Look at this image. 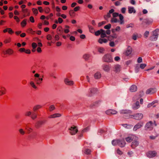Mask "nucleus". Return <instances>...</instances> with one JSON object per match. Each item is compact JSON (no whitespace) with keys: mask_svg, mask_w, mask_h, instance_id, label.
<instances>
[{"mask_svg":"<svg viewBox=\"0 0 159 159\" xmlns=\"http://www.w3.org/2000/svg\"><path fill=\"white\" fill-rule=\"evenodd\" d=\"M102 60L104 61L110 63L113 61L112 57L109 54H105L103 57Z\"/></svg>","mask_w":159,"mask_h":159,"instance_id":"1","label":"nucleus"},{"mask_svg":"<svg viewBox=\"0 0 159 159\" xmlns=\"http://www.w3.org/2000/svg\"><path fill=\"white\" fill-rule=\"evenodd\" d=\"M154 124L152 121H150L145 125L144 128L145 130H151L153 128Z\"/></svg>","mask_w":159,"mask_h":159,"instance_id":"2","label":"nucleus"},{"mask_svg":"<svg viewBox=\"0 0 159 159\" xmlns=\"http://www.w3.org/2000/svg\"><path fill=\"white\" fill-rule=\"evenodd\" d=\"M97 90L98 89L96 88H90L89 89L87 95L89 96H91L97 93Z\"/></svg>","mask_w":159,"mask_h":159,"instance_id":"3","label":"nucleus"},{"mask_svg":"<svg viewBox=\"0 0 159 159\" xmlns=\"http://www.w3.org/2000/svg\"><path fill=\"white\" fill-rule=\"evenodd\" d=\"M130 118H133L136 120H140L141 119L143 116V115L142 113H137L133 115L130 116Z\"/></svg>","mask_w":159,"mask_h":159,"instance_id":"4","label":"nucleus"},{"mask_svg":"<svg viewBox=\"0 0 159 159\" xmlns=\"http://www.w3.org/2000/svg\"><path fill=\"white\" fill-rule=\"evenodd\" d=\"M69 129L70 133L72 135H75L78 131L77 127L74 125L71 126Z\"/></svg>","mask_w":159,"mask_h":159,"instance_id":"5","label":"nucleus"},{"mask_svg":"<svg viewBox=\"0 0 159 159\" xmlns=\"http://www.w3.org/2000/svg\"><path fill=\"white\" fill-rule=\"evenodd\" d=\"M25 115L27 116H30L31 118L33 120L37 117V115L34 112H31L30 111H28L26 112Z\"/></svg>","mask_w":159,"mask_h":159,"instance_id":"6","label":"nucleus"},{"mask_svg":"<svg viewBox=\"0 0 159 159\" xmlns=\"http://www.w3.org/2000/svg\"><path fill=\"white\" fill-rule=\"evenodd\" d=\"M102 67L103 70L106 72H109L111 66L110 65L104 64L102 65Z\"/></svg>","mask_w":159,"mask_h":159,"instance_id":"7","label":"nucleus"},{"mask_svg":"<svg viewBox=\"0 0 159 159\" xmlns=\"http://www.w3.org/2000/svg\"><path fill=\"white\" fill-rule=\"evenodd\" d=\"M157 92V89L156 88H151L147 89L146 91V94H152Z\"/></svg>","mask_w":159,"mask_h":159,"instance_id":"8","label":"nucleus"},{"mask_svg":"<svg viewBox=\"0 0 159 159\" xmlns=\"http://www.w3.org/2000/svg\"><path fill=\"white\" fill-rule=\"evenodd\" d=\"M118 145L121 148L124 147L125 146L126 143L124 139H118Z\"/></svg>","mask_w":159,"mask_h":159,"instance_id":"9","label":"nucleus"},{"mask_svg":"<svg viewBox=\"0 0 159 159\" xmlns=\"http://www.w3.org/2000/svg\"><path fill=\"white\" fill-rule=\"evenodd\" d=\"M143 126V124L142 123H138L134 125L133 130L134 131H136L138 129L140 128Z\"/></svg>","mask_w":159,"mask_h":159,"instance_id":"10","label":"nucleus"},{"mask_svg":"<svg viewBox=\"0 0 159 159\" xmlns=\"http://www.w3.org/2000/svg\"><path fill=\"white\" fill-rule=\"evenodd\" d=\"M105 113L107 115H111L116 114L117 112L114 110L109 109L106 111Z\"/></svg>","mask_w":159,"mask_h":159,"instance_id":"11","label":"nucleus"},{"mask_svg":"<svg viewBox=\"0 0 159 159\" xmlns=\"http://www.w3.org/2000/svg\"><path fill=\"white\" fill-rule=\"evenodd\" d=\"M156 152L155 151H150L147 153V156L150 158L153 157H155L156 155Z\"/></svg>","mask_w":159,"mask_h":159,"instance_id":"12","label":"nucleus"},{"mask_svg":"<svg viewBox=\"0 0 159 159\" xmlns=\"http://www.w3.org/2000/svg\"><path fill=\"white\" fill-rule=\"evenodd\" d=\"M132 48L129 46H128L125 52V54L127 56L130 55L132 53Z\"/></svg>","mask_w":159,"mask_h":159,"instance_id":"13","label":"nucleus"},{"mask_svg":"<svg viewBox=\"0 0 159 159\" xmlns=\"http://www.w3.org/2000/svg\"><path fill=\"white\" fill-rule=\"evenodd\" d=\"M114 11V10L113 9H111L109 12L107 13L106 16H104L105 19L107 20V18H109L111 17V14Z\"/></svg>","mask_w":159,"mask_h":159,"instance_id":"14","label":"nucleus"},{"mask_svg":"<svg viewBox=\"0 0 159 159\" xmlns=\"http://www.w3.org/2000/svg\"><path fill=\"white\" fill-rule=\"evenodd\" d=\"M140 107L139 103V101L136 102L132 106V108L134 110L138 109Z\"/></svg>","mask_w":159,"mask_h":159,"instance_id":"15","label":"nucleus"},{"mask_svg":"<svg viewBox=\"0 0 159 159\" xmlns=\"http://www.w3.org/2000/svg\"><path fill=\"white\" fill-rule=\"evenodd\" d=\"M6 89L5 88L0 85V95L1 96L6 93Z\"/></svg>","mask_w":159,"mask_h":159,"instance_id":"16","label":"nucleus"},{"mask_svg":"<svg viewBox=\"0 0 159 159\" xmlns=\"http://www.w3.org/2000/svg\"><path fill=\"white\" fill-rule=\"evenodd\" d=\"M132 111L129 110H122L120 111V113L121 114H130Z\"/></svg>","mask_w":159,"mask_h":159,"instance_id":"17","label":"nucleus"},{"mask_svg":"<svg viewBox=\"0 0 159 159\" xmlns=\"http://www.w3.org/2000/svg\"><path fill=\"white\" fill-rule=\"evenodd\" d=\"M65 84L67 85H71L73 84L74 82L71 80H70L68 79H66L64 80Z\"/></svg>","mask_w":159,"mask_h":159,"instance_id":"18","label":"nucleus"},{"mask_svg":"<svg viewBox=\"0 0 159 159\" xmlns=\"http://www.w3.org/2000/svg\"><path fill=\"white\" fill-rule=\"evenodd\" d=\"M98 51L99 53L103 54L105 51V49L102 47H98L97 48Z\"/></svg>","mask_w":159,"mask_h":159,"instance_id":"19","label":"nucleus"},{"mask_svg":"<svg viewBox=\"0 0 159 159\" xmlns=\"http://www.w3.org/2000/svg\"><path fill=\"white\" fill-rule=\"evenodd\" d=\"M91 151L88 148H84L82 150V152L83 153L86 155H89L90 154Z\"/></svg>","mask_w":159,"mask_h":159,"instance_id":"20","label":"nucleus"},{"mask_svg":"<svg viewBox=\"0 0 159 159\" xmlns=\"http://www.w3.org/2000/svg\"><path fill=\"white\" fill-rule=\"evenodd\" d=\"M128 12L129 13L131 14L132 13H134L136 12V10L133 7L129 6L128 7Z\"/></svg>","mask_w":159,"mask_h":159,"instance_id":"21","label":"nucleus"},{"mask_svg":"<svg viewBox=\"0 0 159 159\" xmlns=\"http://www.w3.org/2000/svg\"><path fill=\"white\" fill-rule=\"evenodd\" d=\"M13 50L11 48L7 49L6 52L3 51V52L4 54H8L9 55H11L13 53Z\"/></svg>","mask_w":159,"mask_h":159,"instance_id":"22","label":"nucleus"},{"mask_svg":"<svg viewBox=\"0 0 159 159\" xmlns=\"http://www.w3.org/2000/svg\"><path fill=\"white\" fill-rule=\"evenodd\" d=\"M137 88L136 85H133L130 87L129 90L131 92H134L137 91Z\"/></svg>","mask_w":159,"mask_h":159,"instance_id":"23","label":"nucleus"},{"mask_svg":"<svg viewBox=\"0 0 159 159\" xmlns=\"http://www.w3.org/2000/svg\"><path fill=\"white\" fill-rule=\"evenodd\" d=\"M119 19L120 20H119V22L120 23V24L121 25L124 24V21L123 16L121 14H119Z\"/></svg>","mask_w":159,"mask_h":159,"instance_id":"24","label":"nucleus"},{"mask_svg":"<svg viewBox=\"0 0 159 159\" xmlns=\"http://www.w3.org/2000/svg\"><path fill=\"white\" fill-rule=\"evenodd\" d=\"M61 116V114L59 113H56L53 115H50L49 118H53L56 117H58Z\"/></svg>","mask_w":159,"mask_h":159,"instance_id":"25","label":"nucleus"},{"mask_svg":"<svg viewBox=\"0 0 159 159\" xmlns=\"http://www.w3.org/2000/svg\"><path fill=\"white\" fill-rule=\"evenodd\" d=\"M101 76V74L100 72H97L94 75V77L95 79H99Z\"/></svg>","mask_w":159,"mask_h":159,"instance_id":"26","label":"nucleus"},{"mask_svg":"<svg viewBox=\"0 0 159 159\" xmlns=\"http://www.w3.org/2000/svg\"><path fill=\"white\" fill-rule=\"evenodd\" d=\"M101 37L102 38H104V37H107L105 31L102 29H101Z\"/></svg>","mask_w":159,"mask_h":159,"instance_id":"27","label":"nucleus"},{"mask_svg":"<svg viewBox=\"0 0 159 159\" xmlns=\"http://www.w3.org/2000/svg\"><path fill=\"white\" fill-rule=\"evenodd\" d=\"M152 22V20L151 19H146L144 20V22L147 24H149Z\"/></svg>","mask_w":159,"mask_h":159,"instance_id":"28","label":"nucleus"},{"mask_svg":"<svg viewBox=\"0 0 159 159\" xmlns=\"http://www.w3.org/2000/svg\"><path fill=\"white\" fill-rule=\"evenodd\" d=\"M107 40L106 39L100 38L98 39V42L101 44H102L103 43H107Z\"/></svg>","mask_w":159,"mask_h":159,"instance_id":"29","label":"nucleus"},{"mask_svg":"<svg viewBox=\"0 0 159 159\" xmlns=\"http://www.w3.org/2000/svg\"><path fill=\"white\" fill-rule=\"evenodd\" d=\"M159 31V29H156L155 30L152 32L153 35V36H156L158 37V32Z\"/></svg>","mask_w":159,"mask_h":159,"instance_id":"30","label":"nucleus"},{"mask_svg":"<svg viewBox=\"0 0 159 159\" xmlns=\"http://www.w3.org/2000/svg\"><path fill=\"white\" fill-rule=\"evenodd\" d=\"M115 68L116 72H119L120 71V66L119 65H116L115 66Z\"/></svg>","mask_w":159,"mask_h":159,"instance_id":"31","label":"nucleus"},{"mask_svg":"<svg viewBox=\"0 0 159 159\" xmlns=\"http://www.w3.org/2000/svg\"><path fill=\"white\" fill-rule=\"evenodd\" d=\"M122 126L125 128L128 129H131L133 127V125H127V124H122Z\"/></svg>","mask_w":159,"mask_h":159,"instance_id":"32","label":"nucleus"},{"mask_svg":"<svg viewBox=\"0 0 159 159\" xmlns=\"http://www.w3.org/2000/svg\"><path fill=\"white\" fill-rule=\"evenodd\" d=\"M90 57V55L87 54H84L83 56V58L86 61L88 60Z\"/></svg>","mask_w":159,"mask_h":159,"instance_id":"33","label":"nucleus"},{"mask_svg":"<svg viewBox=\"0 0 159 159\" xmlns=\"http://www.w3.org/2000/svg\"><path fill=\"white\" fill-rule=\"evenodd\" d=\"M35 80L37 82V84H39L43 80V79L39 77L37 78H35Z\"/></svg>","mask_w":159,"mask_h":159,"instance_id":"34","label":"nucleus"},{"mask_svg":"<svg viewBox=\"0 0 159 159\" xmlns=\"http://www.w3.org/2000/svg\"><path fill=\"white\" fill-rule=\"evenodd\" d=\"M118 139L113 140L111 142L113 146H116L118 145Z\"/></svg>","mask_w":159,"mask_h":159,"instance_id":"35","label":"nucleus"},{"mask_svg":"<svg viewBox=\"0 0 159 159\" xmlns=\"http://www.w3.org/2000/svg\"><path fill=\"white\" fill-rule=\"evenodd\" d=\"M140 67L139 64L136 65L135 67V72L136 73H138Z\"/></svg>","mask_w":159,"mask_h":159,"instance_id":"36","label":"nucleus"},{"mask_svg":"<svg viewBox=\"0 0 159 159\" xmlns=\"http://www.w3.org/2000/svg\"><path fill=\"white\" fill-rule=\"evenodd\" d=\"M27 20L26 19L24 20L21 23H20V25H21L22 26L24 27L26 24Z\"/></svg>","mask_w":159,"mask_h":159,"instance_id":"37","label":"nucleus"},{"mask_svg":"<svg viewBox=\"0 0 159 159\" xmlns=\"http://www.w3.org/2000/svg\"><path fill=\"white\" fill-rule=\"evenodd\" d=\"M156 102H157V101H155L152 102L151 103H149L147 105V107H150L152 106H153V107H155V105L153 106V105L154 103H156Z\"/></svg>","mask_w":159,"mask_h":159,"instance_id":"38","label":"nucleus"},{"mask_svg":"<svg viewBox=\"0 0 159 159\" xmlns=\"http://www.w3.org/2000/svg\"><path fill=\"white\" fill-rule=\"evenodd\" d=\"M62 29V27L61 26H60L57 29L58 31L59 32V33H58V34L60 35H61L63 33V32Z\"/></svg>","mask_w":159,"mask_h":159,"instance_id":"39","label":"nucleus"},{"mask_svg":"<svg viewBox=\"0 0 159 159\" xmlns=\"http://www.w3.org/2000/svg\"><path fill=\"white\" fill-rule=\"evenodd\" d=\"M157 37L152 35L150 37V40L152 41H155L157 40Z\"/></svg>","mask_w":159,"mask_h":159,"instance_id":"40","label":"nucleus"},{"mask_svg":"<svg viewBox=\"0 0 159 159\" xmlns=\"http://www.w3.org/2000/svg\"><path fill=\"white\" fill-rule=\"evenodd\" d=\"M119 22V20H118L116 18H111V22L112 23H117Z\"/></svg>","mask_w":159,"mask_h":159,"instance_id":"41","label":"nucleus"},{"mask_svg":"<svg viewBox=\"0 0 159 159\" xmlns=\"http://www.w3.org/2000/svg\"><path fill=\"white\" fill-rule=\"evenodd\" d=\"M125 140L126 141L128 142H130L132 140V138L131 137H128L125 138Z\"/></svg>","mask_w":159,"mask_h":159,"instance_id":"42","label":"nucleus"},{"mask_svg":"<svg viewBox=\"0 0 159 159\" xmlns=\"http://www.w3.org/2000/svg\"><path fill=\"white\" fill-rule=\"evenodd\" d=\"M11 39L10 38L6 39L4 41V42L5 43H10L11 41Z\"/></svg>","mask_w":159,"mask_h":159,"instance_id":"43","label":"nucleus"},{"mask_svg":"<svg viewBox=\"0 0 159 159\" xmlns=\"http://www.w3.org/2000/svg\"><path fill=\"white\" fill-rule=\"evenodd\" d=\"M111 24H108L107 25L104 26V28L107 30H109L111 28Z\"/></svg>","mask_w":159,"mask_h":159,"instance_id":"44","label":"nucleus"},{"mask_svg":"<svg viewBox=\"0 0 159 159\" xmlns=\"http://www.w3.org/2000/svg\"><path fill=\"white\" fill-rule=\"evenodd\" d=\"M101 101L100 100H98L96 101L93 103V105L95 106H98L101 103Z\"/></svg>","mask_w":159,"mask_h":159,"instance_id":"45","label":"nucleus"},{"mask_svg":"<svg viewBox=\"0 0 159 159\" xmlns=\"http://www.w3.org/2000/svg\"><path fill=\"white\" fill-rule=\"evenodd\" d=\"M149 34V32L148 31H146L145 32L144 34V36L145 38H147L148 37Z\"/></svg>","mask_w":159,"mask_h":159,"instance_id":"46","label":"nucleus"},{"mask_svg":"<svg viewBox=\"0 0 159 159\" xmlns=\"http://www.w3.org/2000/svg\"><path fill=\"white\" fill-rule=\"evenodd\" d=\"M43 123V121H38L37 122V123L36 125V126L37 127H39L40 126V125H42Z\"/></svg>","mask_w":159,"mask_h":159,"instance_id":"47","label":"nucleus"},{"mask_svg":"<svg viewBox=\"0 0 159 159\" xmlns=\"http://www.w3.org/2000/svg\"><path fill=\"white\" fill-rule=\"evenodd\" d=\"M30 84L31 86L34 88L35 89H36L37 88V87L35 85L33 81H31L30 82Z\"/></svg>","mask_w":159,"mask_h":159,"instance_id":"48","label":"nucleus"},{"mask_svg":"<svg viewBox=\"0 0 159 159\" xmlns=\"http://www.w3.org/2000/svg\"><path fill=\"white\" fill-rule=\"evenodd\" d=\"M146 64L145 63L141 64L140 65L139 67L142 69H143L146 66Z\"/></svg>","mask_w":159,"mask_h":159,"instance_id":"49","label":"nucleus"},{"mask_svg":"<svg viewBox=\"0 0 159 159\" xmlns=\"http://www.w3.org/2000/svg\"><path fill=\"white\" fill-rule=\"evenodd\" d=\"M89 130V127H87L82 130V132L84 133L88 132Z\"/></svg>","mask_w":159,"mask_h":159,"instance_id":"50","label":"nucleus"},{"mask_svg":"<svg viewBox=\"0 0 159 159\" xmlns=\"http://www.w3.org/2000/svg\"><path fill=\"white\" fill-rule=\"evenodd\" d=\"M119 14L117 12H113L112 13V16L114 18L118 16H119Z\"/></svg>","mask_w":159,"mask_h":159,"instance_id":"51","label":"nucleus"},{"mask_svg":"<svg viewBox=\"0 0 159 159\" xmlns=\"http://www.w3.org/2000/svg\"><path fill=\"white\" fill-rule=\"evenodd\" d=\"M134 25V24L133 23H130L127 25L126 27L127 28H129L130 27L132 28L133 27Z\"/></svg>","mask_w":159,"mask_h":159,"instance_id":"52","label":"nucleus"},{"mask_svg":"<svg viewBox=\"0 0 159 159\" xmlns=\"http://www.w3.org/2000/svg\"><path fill=\"white\" fill-rule=\"evenodd\" d=\"M89 30H90V31L91 33H93L94 31L93 28V27H92L91 26H89Z\"/></svg>","mask_w":159,"mask_h":159,"instance_id":"53","label":"nucleus"},{"mask_svg":"<svg viewBox=\"0 0 159 159\" xmlns=\"http://www.w3.org/2000/svg\"><path fill=\"white\" fill-rule=\"evenodd\" d=\"M132 144L136 146L138 145L139 143L137 141H135L132 142Z\"/></svg>","mask_w":159,"mask_h":159,"instance_id":"54","label":"nucleus"},{"mask_svg":"<svg viewBox=\"0 0 159 159\" xmlns=\"http://www.w3.org/2000/svg\"><path fill=\"white\" fill-rule=\"evenodd\" d=\"M32 47L33 49H35V48L37 47V43H33L32 44Z\"/></svg>","mask_w":159,"mask_h":159,"instance_id":"55","label":"nucleus"},{"mask_svg":"<svg viewBox=\"0 0 159 159\" xmlns=\"http://www.w3.org/2000/svg\"><path fill=\"white\" fill-rule=\"evenodd\" d=\"M127 154L129 157H131L133 156L134 152L132 151H129L128 152Z\"/></svg>","mask_w":159,"mask_h":159,"instance_id":"56","label":"nucleus"},{"mask_svg":"<svg viewBox=\"0 0 159 159\" xmlns=\"http://www.w3.org/2000/svg\"><path fill=\"white\" fill-rule=\"evenodd\" d=\"M104 131L102 129H100L99 130L98 134V135H101L104 133Z\"/></svg>","mask_w":159,"mask_h":159,"instance_id":"57","label":"nucleus"},{"mask_svg":"<svg viewBox=\"0 0 159 159\" xmlns=\"http://www.w3.org/2000/svg\"><path fill=\"white\" fill-rule=\"evenodd\" d=\"M32 11L36 15L38 13V11L37 9L33 8L32 9Z\"/></svg>","mask_w":159,"mask_h":159,"instance_id":"58","label":"nucleus"},{"mask_svg":"<svg viewBox=\"0 0 159 159\" xmlns=\"http://www.w3.org/2000/svg\"><path fill=\"white\" fill-rule=\"evenodd\" d=\"M25 7V5H22L21 6H20V7L22 8V11H23L26 12L27 11V9H24Z\"/></svg>","mask_w":159,"mask_h":159,"instance_id":"59","label":"nucleus"},{"mask_svg":"<svg viewBox=\"0 0 159 159\" xmlns=\"http://www.w3.org/2000/svg\"><path fill=\"white\" fill-rule=\"evenodd\" d=\"M55 109V107L53 105L49 107V110L50 111H52Z\"/></svg>","mask_w":159,"mask_h":159,"instance_id":"60","label":"nucleus"},{"mask_svg":"<svg viewBox=\"0 0 159 159\" xmlns=\"http://www.w3.org/2000/svg\"><path fill=\"white\" fill-rule=\"evenodd\" d=\"M101 30H98L95 32V35L96 36H98L101 34Z\"/></svg>","mask_w":159,"mask_h":159,"instance_id":"61","label":"nucleus"},{"mask_svg":"<svg viewBox=\"0 0 159 159\" xmlns=\"http://www.w3.org/2000/svg\"><path fill=\"white\" fill-rule=\"evenodd\" d=\"M106 23V22L104 21H102L101 22L98 23V25L99 27H100L102 26L104 24Z\"/></svg>","mask_w":159,"mask_h":159,"instance_id":"62","label":"nucleus"},{"mask_svg":"<svg viewBox=\"0 0 159 159\" xmlns=\"http://www.w3.org/2000/svg\"><path fill=\"white\" fill-rule=\"evenodd\" d=\"M126 8L125 7H122L121 9V12L122 13H125V12Z\"/></svg>","mask_w":159,"mask_h":159,"instance_id":"63","label":"nucleus"},{"mask_svg":"<svg viewBox=\"0 0 159 159\" xmlns=\"http://www.w3.org/2000/svg\"><path fill=\"white\" fill-rule=\"evenodd\" d=\"M137 62L139 63H141L142 61V59L141 57H139L137 59Z\"/></svg>","mask_w":159,"mask_h":159,"instance_id":"64","label":"nucleus"}]
</instances>
